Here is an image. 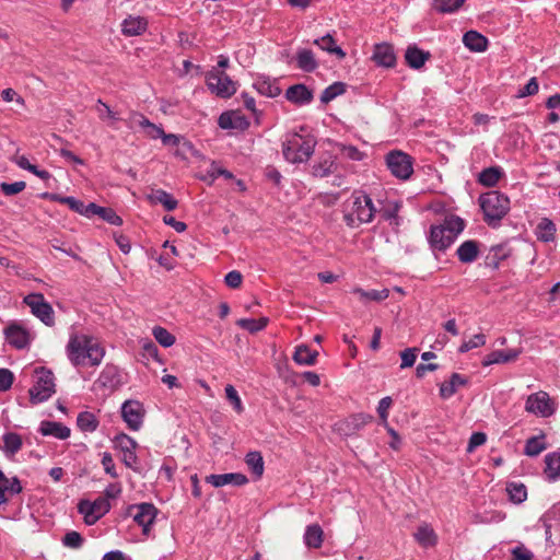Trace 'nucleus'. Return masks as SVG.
I'll return each instance as SVG.
<instances>
[{
    "label": "nucleus",
    "instance_id": "1",
    "mask_svg": "<svg viewBox=\"0 0 560 560\" xmlns=\"http://www.w3.org/2000/svg\"><path fill=\"white\" fill-rule=\"evenodd\" d=\"M465 228V220L456 214H448L441 223L432 224L427 234L430 249L433 253H445Z\"/></svg>",
    "mask_w": 560,
    "mask_h": 560
},
{
    "label": "nucleus",
    "instance_id": "2",
    "mask_svg": "<svg viewBox=\"0 0 560 560\" xmlns=\"http://www.w3.org/2000/svg\"><path fill=\"white\" fill-rule=\"evenodd\" d=\"M67 355L74 366L83 365L86 359L95 366L102 362L105 350L98 343H94L91 336L73 334L67 345Z\"/></svg>",
    "mask_w": 560,
    "mask_h": 560
},
{
    "label": "nucleus",
    "instance_id": "3",
    "mask_svg": "<svg viewBox=\"0 0 560 560\" xmlns=\"http://www.w3.org/2000/svg\"><path fill=\"white\" fill-rule=\"evenodd\" d=\"M350 203V211L343 210V222L350 229L359 228L363 223L373 221L377 209L372 198L361 189H355L349 200L345 202V207Z\"/></svg>",
    "mask_w": 560,
    "mask_h": 560
},
{
    "label": "nucleus",
    "instance_id": "4",
    "mask_svg": "<svg viewBox=\"0 0 560 560\" xmlns=\"http://www.w3.org/2000/svg\"><path fill=\"white\" fill-rule=\"evenodd\" d=\"M316 139L313 136H302L298 132L288 135L282 142V154L292 164L304 163L313 155Z\"/></svg>",
    "mask_w": 560,
    "mask_h": 560
},
{
    "label": "nucleus",
    "instance_id": "5",
    "mask_svg": "<svg viewBox=\"0 0 560 560\" xmlns=\"http://www.w3.org/2000/svg\"><path fill=\"white\" fill-rule=\"evenodd\" d=\"M483 221L491 228L500 225L501 220L510 211V199L503 192L490 190L479 197Z\"/></svg>",
    "mask_w": 560,
    "mask_h": 560
},
{
    "label": "nucleus",
    "instance_id": "6",
    "mask_svg": "<svg viewBox=\"0 0 560 560\" xmlns=\"http://www.w3.org/2000/svg\"><path fill=\"white\" fill-rule=\"evenodd\" d=\"M36 381L30 388V401L37 405L48 400L56 393L55 376L51 370L39 366L35 369Z\"/></svg>",
    "mask_w": 560,
    "mask_h": 560
},
{
    "label": "nucleus",
    "instance_id": "7",
    "mask_svg": "<svg viewBox=\"0 0 560 560\" xmlns=\"http://www.w3.org/2000/svg\"><path fill=\"white\" fill-rule=\"evenodd\" d=\"M206 84L209 91L220 98H230L237 91V82L224 71L212 69L206 73Z\"/></svg>",
    "mask_w": 560,
    "mask_h": 560
},
{
    "label": "nucleus",
    "instance_id": "8",
    "mask_svg": "<svg viewBox=\"0 0 560 560\" xmlns=\"http://www.w3.org/2000/svg\"><path fill=\"white\" fill-rule=\"evenodd\" d=\"M158 513V508L149 502L130 504L126 510V516H131L142 527V534L147 537L150 535L151 526L155 523Z\"/></svg>",
    "mask_w": 560,
    "mask_h": 560
},
{
    "label": "nucleus",
    "instance_id": "9",
    "mask_svg": "<svg viewBox=\"0 0 560 560\" xmlns=\"http://www.w3.org/2000/svg\"><path fill=\"white\" fill-rule=\"evenodd\" d=\"M385 161L387 168L396 178L406 180L413 173V159L400 150L389 151L386 154Z\"/></svg>",
    "mask_w": 560,
    "mask_h": 560
},
{
    "label": "nucleus",
    "instance_id": "10",
    "mask_svg": "<svg viewBox=\"0 0 560 560\" xmlns=\"http://www.w3.org/2000/svg\"><path fill=\"white\" fill-rule=\"evenodd\" d=\"M34 316L48 327L55 325V312L52 306L45 300L43 293H30L23 299Z\"/></svg>",
    "mask_w": 560,
    "mask_h": 560
},
{
    "label": "nucleus",
    "instance_id": "11",
    "mask_svg": "<svg viewBox=\"0 0 560 560\" xmlns=\"http://www.w3.org/2000/svg\"><path fill=\"white\" fill-rule=\"evenodd\" d=\"M525 410L542 418L550 417L555 412L549 395L542 390L530 394L527 397Z\"/></svg>",
    "mask_w": 560,
    "mask_h": 560
},
{
    "label": "nucleus",
    "instance_id": "12",
    "mask_svg": "<svg viewBox=\"0 0 560 560\" xmlns=\"http://www.w3.org/2000/svg\"><path fill=\"white\" fill-rule=\"evenodd\" d=\"M3 334L8 343L18 350L27 348L32 341L28 329L18 322L10 323Z\"/></svg>",
    "mask_w": 560,
    "mask_h": 560
},
{
    "label": "nucleus",
    "instance_id": "13",
    "mask_svg": "<svg viewBox=\"0 0 560 560\" xmlns=\"http://www.w3.org/2000/svg\"><path fill=\"white\" fill-rule=\"evenodd\" d=\"M144 410L138 400H126L121 405V418L132 431H138L143 423Z\"/></svg>",
    "mask_w": 560,
    "mask_h": 560
},
{
    "label": "nucleus",
    "instance_id": "14",
    "mask_svg": "<svg viewBox=\"0 0 560 560\" xmlns=\"http://www.w3.org/2000/svg\"><path fill=\"white\" fill-rule=\"evenodd\" d=\"M101 388L115 390L125 384L120 369L115 364H106L96 380Z\"/></svg>",
    "mask_w": 560,
    "mask_h": 560
},
{
    "label": "nucleus",
    "instance_id": "15",
    "mask_svg": "<svg viewBox=\"0 0 560 560\" xmlns=\"http://www.w3.org/2000/svg\"><path fill=\"white\" fill-rule=\"evenodd\" d=\"M372 60L376 66L383 68H394L397 62L394 46L389 43H380L374 45Z\"/></svg>",
    "mask_w": 560,
    "mask_h": 560
},
{
    "label": "nucleus",
    "instance_id": "16",
    "mask_svg": "<svg viewBox=\"0 0 560 560\" xmlns=\"http://www.w3.org/2000/svg\"><path fill=\"white\" fill-rule=\"evenodd\" d=\"M512 248L506 243L492 245L485 256L483 266L491 270L499 269L502 261L510 258Z\"/></svg>",
    "mask_w": 560,
    "mask_h": 560
},
{
    "label": "nucleus",
    "instance_id": "17",
    "mask_svg": "<svg viewBox=\"0 0 560 560\" xmlns=\"http://www.w3.org/2000/svg\"><path fill=\"white\" fill-rule=\"evenodd\" d=\"M206 481L214 488H221L226 485L242 487L248 483V478L242 472L211 474L206 477Z\"/></svg>",
    "mask_w": 560,
    "mask_h": 560
},
{
    "label": "nucleus",
    "instance_id": "18",
    "mask_svg": "<svg viewBox=\"0 0 560 560\" xmlns=\"http://www.w3.org/2000/svg\"><path fill=\"white\" fill-rule=\"evenodd\" d=\"M22 490L21 480L16 476L8 478L0 469V505L7 503L12 497L20 494Z\"/></svg>",
    "mask_w": 560,
    "mask_h": 560
},
{
    "label": "nucleus",
    "instance_id": "19",
    "mask_svg": "<svg viewBox=\"0 0 560 560\" xmlns=\"http://www.w3.org/2000/svg\"><path fill=\"white\" fill-rule=\"evenodd\" d=\"M285 98L298 106L310 104L314 98L313 90L304 83H298L289 86L284 94Z\"/></svg>",
    "mask_w": 560,
    "mask_h": 560
},
{
    "label": "nucleus",
    "instance_id": "20",
    "mask_svg": "<svg viewBox=\"0 0 560 560\" xmlns=\"http://www.w3.org/2000/svg\"><path fill=\"white\" fill-rule=\"evenodd\" d=\"M522 351L520 349L493 350L488 353L481 361L482 366L492 364H502L514 362L518 359Z\"/></svg>",
    "mask_w": 560,
    "mask_h": 560
},
{
    "label": "nucleus",
    "instance_id": "21",
    "mask_svg": "<svg viewBox=\"0 0 560 560\" xmlns=\"http://www.w3.org/2000/svg\"><path fill=\"white\" fill-rule=\"evenodd\" d=\"M373 416L370 413H355L347 418L339 427L346 435H352L362 430L368 423L372 422Z\"/></svg>",
    "mask_w": 560,
    "mask_h": 560
},
{
    "label": "nucleus",
    "instance_id": "22",
    "mask_svg": "<svg viewBox=\"0 0 560 560\" xmlns=\"http://www.w3.org/2000/svg\"><path fill=\"white\" fill-rule=\"evenodd\" d=\"M430 58V51L419 48L416 44L409 45L405 51V61L413 70L423 68Z\"/></svg>",
    "mask_w": 560,
    "mask_h": 560
},
{
    "label": "nucleus",
    "instance_id": "23",
    "mask_svg": "<svg viewBox=\"0 0 560 560\" xmlns=\"http://www.w3.org/2000/svg\"><path fill=\"white\" fill-rule=\"evenodd\" d=\"M480 243L476 240L463 242L456 249V256L462 264L474 262L480 253Z\"/></svg>",
    "mask_w": 560,
    "mask_h": 560
},
{
    "label": "nucleus",
    "instance_id": "24",
    "mask_svg": "<svg viewBox=\"0 0 560 560\" xmlns=\"http://www.w3.org/2000/svg\"><path fill=\"white\" fill-rule=\"evenodd\" d=\"M402 205L400 201H387L377 212L384 221H387L389 225L398 231V228L401 224V218L399 217V211Z\"/></svg>",
    "mask_w": 560,
    "mask_h": 560
},
{
    "label": "nucleus",
    "instance_id": "25",
    "mask_svg": "<svg viewBox=\"0 0 560 560\" xmlns=\"http://www.w3.org/2000/svg\"><path fill=\"white\" fill-rule=\"evenodd\" d=\"M89 219L94 215H98L103 221L112 224V225H121L122 219L115 212L113 208L109 207H101L95 202L88 203Z\"/></svg>",
    "mask_w": 560,
    "mask_h": 560
},
{
    "label": "nucleus",
    "instance_id": "26",
    "mask_svg": "<svg viewBox=\"0 0 560 560\" xmlns=\"http://www.w3.org/2000/svg\"><path fill=\"white\" fill-rule=\"evenodd\" d=\"M148 30V20L143 16L128 15L121 23V33L125 36H139Z\"/></svg>",
    "mask_w": 560,
    "mask_h": 560
},
{
    "label": "nucleus",
    "instance_id": "27",
    "mask_svg": "<svg viewBox=\"0 0 560 560\" xmlns=\"http://www.w3.org/2000/svg\"><path fill=\"white\" fill-rule=\"evenodd\" d=\"M38 432L44 436H55L59 440H66L70 436V429L61 422L44 420L40 422Z\"/></svg>",
    "mask_w": 560,
    "mask_h": 560
},
{
    "label": "nucleus",
    "instance_id": "28",
    "mask_svg": "<svg viewBox=\"0 0 560 560\" xmlns=\"http://www.w3.org/2000/svg\"><path fill=\"white\" fill-rule=\"evenodd\" d=\"M253 88L260 94L270 98L277 97L281 94V89L277 84L276 79L267 75H259L253 83Z\"/></svg>",
    "mask_w": 560,
    "mask_h": 560
},
{
    "label": "nucleus",
    "instance_id": "29",
    "mask_svg": "<svg viewBox=\"0 0 560 560\" xmlns=\"http://www.w3.org/2000/svg\"><path fill=\"white\" fill-rule=\"evenodd\" d=\"M468 378L459 373H452L448 381H444L440 385V397L448 399L456 394L459 386H466Z\"/></svg>",
    "mask_w": 560,
    "mask_h": 560
},
{
    "label": "nucleus",
    "instance_id": "30",
    "mask_svg": "<svg viewBox=\"0 0 560 560\" xmlns=\"http://www.w3.org/2000/svg\"><path fill=\"white\" fill-rule=\"evenodd\" d=\"M464 45L470 50L475 52H482L488 48V38L480 34L477 31H468L463 36Z\"/></svg>",
    "mask_w": 560,
    "mask_h": 560
},
{
    "label": "nucleus",
    "instance_id": "31",
    "mask_svg": "<svg viewBox=\"0 0 560 560\" xmlns=\"http://www.w3.org/2000/svg\"><path fill=\"white\" fill-rule=\"evenodd\" d=\"M148 199L151 203H161L166 211H173L177 208L178 201L174 196L164 189H153Z\"/></svg>",
    "mask_w": 560,
    "mask_h": 560
},
{
    "label": "nucleus",
    "instance_id": "32",
    "mask_svg": "<svg viewBox=\"0 0 560 560\" xmlns=\"http://www.w3.org/2000/svg\"><path fill=\"white\" fill-rule=\"evenodd\" d=\"M295 60L296 67L307 73L314 72L318 67V62L315 59L314 52L311 49H299L296 52Z\"/></svg>",
    "mask_w": 560,
    "mask_h": 560
},
{
    "label": "nucleus",
    "instance_id": "33",
    "mask_svg": "<svg viewBox=\"0 0 560 560\" xmlns=\"http://www.w3.org/2000/svg\"><path fill=\"white\" fill-rule=\"evenodd\" d=\"M313 44L328 54L336 55L340 60L346 57V51L336 44L335 38L330 34L314 39Z\"/></svg>",
    "mask_w": 560,
    "mask_h": 560
},
{
    "label": "nucleus",
    "instance_id": "34",
    "mask_svg": "<svg viewBox=\"0 0 560 560\" xmlns=\"http://www.w3.org/2000/svg\"><path fill=\"white\" fill-rule=\"evenodd\" d=\"M504 176V172L500 166H490L483 168L478 175V183L485 187H494L501 177Z\"/></svg>",
    "mask_w": 560,
    "mask_h": 560
},
{
    "label": "nucleus",
    "instance_id": "35",
    "mask_svg": "<svg viewBox=\"0 0 560 560\" xmlns=\"http://www.w3.org/2000/svg\"><path fill=\"white\" fill-rule=\"evenodd\" d=\"M556 224L548 218H542L536 226L537 240L544 243L552 242L556 237Z\"/></svg>",
    "mask_w": 560,
    "mask_h": 560
},
{
    "label": "nucleus",
    "instance_id": "36",
    "mask_svg": "<svg viewBox=\"0 0 560 560\" xmlns=\"http://www.w3.org/2000/svg\"><path fill=\"white\" fill-rule=\"evenodd\" d=\"M546 468L544 470L549 481L560 479V452H552L545 456Z\"/></svg>",
    "mask_w": 560,
    "mask_h": 560
},
{
    "label": "nucleus",
    "instance_id": "37",
    "mask_svg": "<svg viewBox=\"0 0 560 560\" xmlns=\"http://www.w3.org/2000/svg\"><path fill=\"white\" fill-rule=\"evenodd\" d=\"M324 540L323 528L318 524H311L306 527L304 533V544L308 548H320Z\"/></svg>",
    "mask_w": 560,
    "mask_h": 560
},
{
    "label": "nucleus",
    "instance_id": "38",
    "mask_svg": "<svg viewBox=\"0 0 560 560\" xmlns=\"http://www.w3.org/2000/svg\"><path fill=\"white\" fill-rule=\"evenodd\" d=\"M317 357L316 350H311L306 345H300L295 348L293 360L299 365H314Z\"/></svg>",
    "mask_w": 560,
    "mask_h": 560
},
{
    "label": "nucleus",
    "instance_id": "39",
    "mask_svg": "<svg viewBox=\"0 0 560 560\" xmlns=\"http://www.w3.org/2000/svg\"><path fill=\"white\" fill-rule=\"evenodd\" d=\"M505 490L510 502L513 504H521L527 499V488L523 482H508Z\"/></svg>",
    "mask_w": 560,
    "mask_h": 560
},
{
    "label": "nucleus",
    "instance_id": "40",
    "mask_svg": "<svg viewBox=\"0 0 560 560\" xmlns=\"http://www.w3.org/2000/svg\"><path fill=\"white\" fill-rule=\"evenodd\" d=\"M415 538L424 548L434 547L438 544V536L429 525L419 526L415 533Z\"/></svg>",
    "mask_w": 560,
    "mask_h": 560
},
{
    "label": "nucleus",
    "instance_id": "41",
    "mask_svg": "<svg viewBox=\"0 0 560 560\" xmlns=\"http://www.w3.org/2000/svg\"><path fill=\"white\" fill-rule=\"evenodd\" d=\"M545 439L546 435L544 433L527 439L524 447V454L529 457L538 456L547 448Z\"/></svg>",
    "mask_w": 560,
    "mask_h": 560
},
{
    "label": "nucleus",
    "instance_id": "42",
    "mask_svg": "<svg viewBox=\"0 0 560 560\" xmlns=\"http://www.w3.org/2000/svg\"><path fill=\"white\" fill-rule=\"evenodd\" d=\"M100 421L93 412L81 411L77 417V427L82 432H94L97 430Z\"/></svg>",
    "mask_w": 560,
    "mask_h": 560
},
{
    "label": "nucleus",
    "instance_id": "43",
    "mask_svg": "<svg viewBox=\"0 0 560 560\" xmlns=\"http://www.w3.org/2000/svg\"><path fill=\"white\" fill-rule=\"evenodd\" d=\"M110 503L107 499L100 497L91 504H89V512H94V518L93 520H86V524L92 525L95 522H97L100 518H102L105 514H107L110 510Z\"/></svg>",
    "mask_w": 560,
    "mask_h": 560
},
{
    "label": "nucleus",
    "instance_id": "44",
    "mask_svg": "<svg viewBox=\"0 0 560 560\" xmlns=\"http://www.w3.org/2000/svg\"><path fill=\"white\" fill-rule=\"evenodd\" d=\"M3 440V452L7 455H15L23 445V441L20 434L15 432H7L2 436Z\"/></svg>",
    "mask_w": 560,
    "mask_h": 560
},
{
    "label": "nucleus",
    "instance_id": "45",
    "mask_svg": "<svg viewBox=\"0 0 560 560\" xmlns=\"http://www.w3.org/2000/svg\"><path fill=\"white\" fill-rule=\"evenodd\" d=\"M269 323L268 317L260 318H241L236 322V325L242 329L247 330L250 334H256L264 330Z\"/></svg>",
    "mask_w": 560,
    "mask_h": 560
},
{
    "label": "nucleus",
    "instance_id": "46",
    "mask_svg": "<svg viewBox=\"0 0 560 560\" xmlns=\"http://www.w3.org/2000/svg\"><path fill=\"white\" fill-rule=\"evenodd\" d=\"M245 463L257 478H260L262 476L265 466L264 458L260 452H248L245 456Z\"/></svg>",
    "mask_w": 560,
    "mask_h": 560
},
{
    "label": "nucleus",
    "instance_id": "47",
    "mask_svg": "<svg viewBox=\"0 0 560 560\" xmlns=\"http://www.w3.org/2000/svg\"><path fill=\"white\" fill-rule=\"evenodd\" d=\"M347 92V84L345 82H334L328 85L320 94V102L323 104H328L336 97L345 94Z\"/></svg>",
    "mask_w": 560,
    "mask_h": 560
},
{
    "label": "nucleus",
    "instance_id": "48",
    "mask_svg": "<svg viewBox=\"0 0 560 560\" xmlns=\"http://www.w3.org/2000/svg\"><path fill=\"white\" fill-rule=\"evenodd\" d=\"M353 293L358 294L360 300H362V301H375V302L384 301L389 295V291L387 289L365 291L361 288H355L353 290Z\"/></svg>",
    "mask_w": 560,
    "mask_h": 560
},
{
    "label": "nucleus",
    "instance_id": "49",
    "mask_svg": "<svg viewBox=\"0 0 560 560\" xmlns=\"http://www.w3.org/2000/svg\"><path fill=\"white\" fill-rule=\"evenodd\" d=\"M152 335L158 343L164 348L172 347L176 341L175 336L162 326H155L152 329Z\"/></svg>",
    "mask_w": 560,
    "mask_h": 560
},
{
    "label": "nucleus",
    "instance_id": "50",
    "mask_svg": "<svg viewBox=\"0 0 560 560\" xmlns=\"http://www.w3.org/2000/svg\"><path fill=\"white\" fill-rule=\"evenodd\" d=\"M113 442L115 448L119 450L122 454L136 450L138 447V443L136 442V440L126 433L117 434Z\"/></svg>",
    "mask_w": 560,
    "mask_h": 560
},
{
    "label": "nucleus",
    "instance_id": "51",
    "mask_svg": "<svg viewBox=\"0 0 560 560\" xmlns=\"http://www.w3.org/2000/svg\"><path fill=\"white\" fill-rule=\"evenodd\" d=\"M465 0H433V9L439 13H453L457 11Z\"/></svg>",
    "mask_w": 560,
    "mask_h": 560
},
{
    "label": "nucleus",
    "instance_id": "52",
    "mask_svg": "<svg viewBox=\"0 0 560 560\" xmlns=\"http://www.w3.org/2000/svg\"><path fill=\"white\" fill-rule=\"evenodd\" d=\"M334 165L335 163L330 158L325 159L312 166V174L315 177H326L334 172Z\"/></svg>",
    "mask_w": 560,
    "mask_h": 560
},
{
    "label": "nucleus",
    "instance_id": "53",
    "mask_svg": "<svg viewBox=\"0 0 560 560\" xmlns=\"http://www.w3.org/2000/svg\"><path fill=\"white\" fill-rule=\"evenodd\" d=\"M61 541L65 547H68L71 549H79L82 547V545L84 542V538L79 532L70 530L65 534Z\"/></svg>",
    "mask_w": 560,
    "mask_h": 560
},
{
    "label": "nucleus",
    "instance_id": "54",
    "mask_svg": "<svg viewBox=\"0 0 560 560\" xmlns=\"http://www.w3.org/2000/svg\"><path fill=\"white\" fill-rule=\"evenodd\" d=\"M225 396L229 402L233 406V409L240 415L244 411V406L241 397L237 394L235 387L231 384L225 386Z\"/></svg>",
    "mask_w": 560,
    "mask_h": 560
},
{
    "label": "nucleus",
    "instance_id": "55",
    "mask_svg": "<svg viewBox=\"0 0 560 560\" xmlns=\"http://www.w3.org/2000/svg\"><path fill=\"white\" fill-rule=\"evenodd\" d=\"M486 345V335L485 334H476L468 341H464L459 348V353H466L475 348H479Z\"/></svg>",
    "mask_w": 560,
    "mask_h": 560
},
{
    "label": "nucleus",
    "instance_id": "56",
    "mask_svg": "<svg viewBox=\"0 0 560 560\" xmlns=\"http://www.w3.org/2000/svg\"><path fill=\"white\" fill-rule=\"evenodd\" d=\"M62 203L67 205L72 211L86 218L89 217L88 205L72 196H66V199L62 200Z\"/></svg>",
    "mask_w": 560,
    "mask_h": 560
},
{
    "label": "nucleus",
    "instance_id": "57",
    "mask_svg": "<svg viewBox=\"0 0 560 560\" xmlns=\"http://www.w3.org/2000/svg\"><path fill=\"white\" fill-rule=\"evenodd\" d=\"M26 187V183L23 182V180H19V182H14V183H1L0 184V188L2 190V192L5 195V196H14V195H18L20 194L21 191H23Z\"/></svg>",
    "mask_w": 560,
    "mask_h": 560
},
{
    "label": "nucleus",
    "instance_id": "58",
    "mask_svg": "<svg viewBox=\"0 0 560 560\" xmlns=\"http://www.w3.org/2000/svg\"><path fill=\"white\" fill-rule=\"evenodd\" d=\"M538 89H539L538 81L534 77V78L529 79L528 82L523 88L518 89V91H517L515 96L517 98H523V97H526V96H532V95H535L538 92Z\"/></svg>",
    "mask_w": 560,
    "mask_h": 560
},
{
    "label": "nucleus",
    "instance_id": "59",
    "mask_svg": "<svg viewBox=\"0 0 560 560\" xmlns=\"http://www.w3.org/2000/svg\"><path fill=\"white\" fill-rule=\"evenodd\" d=\"M340 152L345 158L352 161H361L364 156V153L352 144H341Z\"/></svg>",
    "mask_w": 560,
    "mask_h": 560
},
{
    "label": "nucleus",
    "instance_id": "60",
    "mask_svg": "<svg viewBox=\"0 0 560 560\" xmlns=\"http://www.w3.org/2000/svg\"><path fill=\"white\" fill-rule=\"evenodd\" d=\"M98 116L102 120L105 118H108L113 121H117L120 118L118 117V114L116 112H113L110 107L104 103L101 98L97 101V107Z\"/></svg>",
    "mask_w": 560,
    "mask_h": 560
},
{
    "label": "nucleus",
    "instance_id": "61",
    "mask_svg": "<svg viewBox=\"0 0 560 560\" xmlns=\"http://www.w3.org/2000/svg\"><path fill=\"white\" fill-rule=\"evenodd\" d=\"M511 560H534V553L523 544H520L511 549Z\"/></svg>",
    "mask_w": 560,
    "mask_h": 560
},
{
    "label": "nucleus",
    "instance_id": "62",
    "mask_svg": "<svg viewBox=\"0 0 560 560\" xmlns=\"http://www.w3.org/2000/svg\"><path fill=\"white\" fill-rule=\"evenodd\" d=\"M417 348H407L400 352L401 369L411 368L417 360Z\"/></svg>",
    "mask_w": 560,
    "mask_h": 560
},
{
    "label": "nucleus",
    "instance_id": "63",
    "mask_svg": "<svg viewBox=\"0 0 560 560\" xmlns=\"http://www.w3.org/2000/svg\"><path fill=\"white\" fill-rule=\"evenodd\" d=\"M13 382V372L5 368L0 369V393L9 390Z\"/></svg>",
    "mask_w": 560,
    "mask_h": 560
},
{
    "label": "nucleus",
    "instance_id": "64",
    "mask_svg": "<svg viewBox=\"0 0 560 560\" xmlns=\"http://www.w3.org/2000/svg\"><path fill=\"white\" fill-rule=\"evenodd\" d=\"M122 463L126 467L132 469L135 472L142 474V469L138 466V456L136 450L124 453Z\"/></svg>",
    "mask_w": 560,
    "mask_h": 560
}]
</instances>
